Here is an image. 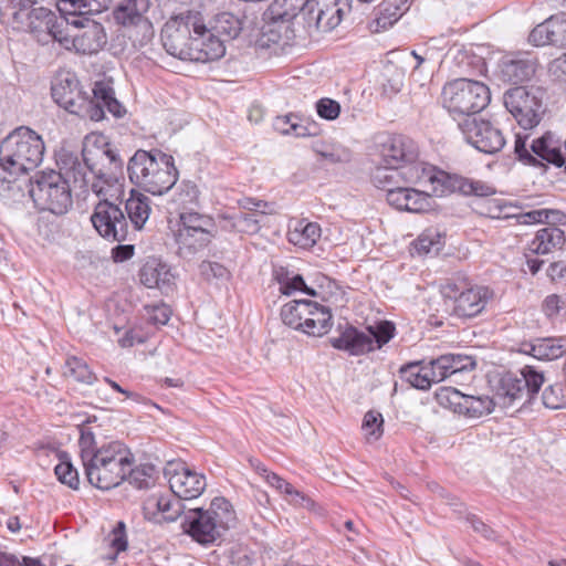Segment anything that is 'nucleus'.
Returning <instances> with one entry per match:
<instances>
[{
    "mask_svg": "<svg viewBox=\"0 0 566 566\" xmlns=\"http://www.w3.org/2000/svg\"><path fill=\"white\" fill-rule=\"evenodd\" d=\"M199 196L198 186L192 181L185 180L177 187L172 202L180 211L192 210L199 206Z\"/></svg>",
    "mask_w": 566,
    "mask_h": 566,
    "instance_id": "09e8293b",
    "label": "nucleus"
},
{
    "mask_svg": "<svg viewBox=\"0 0 566 566\" xmlns=\"http://www.w3.org/2000/svg\"><path fill=\"white\" fill-rule=\"evenodd\" d=\"M44 155L39 134L20 126L0 143V195L13 190L18 177L36 168Z\"/></svg>",
    "mask_w": 566,
    "mask_h": 566,
    "instance_id": "7ed1b4c3",
    "label": "nucleus"
},
{
    "mask_svg": "<svg viewBox=\"0 0 566 566\" xmlns=\"http://www.w3.org/2000/svg\"><path fill=\"white\" fill-rule=\"evenodd\" d=\"M444 245V234L434 227L424 229L412 242L413 250L419 255L438 254Z\"/></svg>",
    "mask_w": 566,
    "mask_h": 566,
    "instance_id": "c03bdc74",
    "label": "nucleus"
},
{
    "mask_svg": "<svg viewBox=\"0 0 566 566\" xmlns=\"http://www.w3.org/2000/svg\"><path fill=\"white\" fill-rule=\"evenodd\" d=\"M530 44L536 48L553 45L566 46V18L554 14L535 25L527 38Z\"/></svg>",
    "mask_w": 566,
    "mask_h": 566,
    "instance_id": "5701e85b",
    "label": "nucleus"
},
{
    "mask_svg": "<svg viewBox=\"0 0 566 566\" xmlns=\"http://www.w3.org/2000/svg\"><path fill=\"white\" fill-rule=\"evenodd\" d=\"M87 96L76 76L71 73L60 75L52 85L53 99L71 114L81 112Z\"/></svg>",
    "mask_w": 566,
    "mask_h": 566,
    "instance_id": "4be33fe9",
    "label": "nucleus"
},
{
    "mask_svg": "<svg viewBox=\"0 0 566 566\" xmlns=\"http://www.w3.org/2000/svg\"><path fill=\"white\" fill-rule=\"evenodd\" d=\"M171 492L180 500L197 499L207 486L206 476L185 463H170L165 469Z\"/></svg>",
    "mask_w": 566,
    "mask_h": 566,
    "instance_id": "6ab92c4d",
    "label": "nucleus"
},
{
    "mask_svg": "<svg viewBox=\"0 0 566 566\" xmlns=\"http://www.w3.org/2000/svg\"><path fill=\"white\" fill-rule=\"evenodd\" d=\"M71 7L80 14H97L107 10L112 0H70Z\"/></svg>",
    "mask_w": 566,
    "mask_h": 566,
    "instance_id": "bf43d9fd",
    "label": "nucleus"
},
{
    "mask_svg": "<svg viewBox=\"0 0 566 566\" xmlns=\"http://www.w3.org/2000/svg\"><path fill=\"white\" fill-rule=\"evenodd\" d=\"M69 29L67 21L55 14L54 21H51L48 30V43L59 42L65 49L74 46V34H70Z\"/></svg>",
    "mask_w": 566,
    "mask_h": 566,
    "instance_id": "603ef678",
    "label": "nucleus"
},
{
    "mask_svg": "<svg viewBox=\"0 0 566 566\" xmlns=\"http://www.w3.org/2000/svg\"><path fill=\"white\" fill-rule=\"evenodd\" d=\"M386 198L388 203L398 210L420 213L431 209L430 195L427 191H420L407 185H401L397 189H390Z\"/></svg>",
    "mask_w": 566,
    "mask_h": 566,
    "instance_id": "bb28decb",
    "label": "nucleus"
},
{
    "mask_svg": "<svg viewBox=\"0 0 566 566\" xmlns=\"http://www.w3.org/2000/svg\"><path fill=\"white\" fill-rule=\"evenodd\" d=\"M144 513L147 517L154 518L158 513L165 520L175 521L181 513L179 501L172 502L167 495L151 494L144 502Z\"/></svg>",
    "mask_w": 566,
    "mask_h": 566,
    "instance_id": "e433bc0d",
    "label": "nucleus"
},
{
    "mask_svg": "<svg viewBox=\"0 0 566 566\" xmlns=\"http://www.w3.org/2000/svg\"><path fill=\"white\" fill-rule=\"evenodd\" d=\"M490 99V90L485 84L467 78L447 83L441 92L443 107L465 117H474L488 106Z\"/></svg>",
    "mask_w": 566,
    "mask_h": 566,
    "instance_id": "6e6552de",
    "label": "nucleus"
},
{
    "mask_svg": "<svg viewBox=\"0 0 566 566\" xmlns=\"http://www.w3.org/2000/svg\"><path fill=\"white\" fill-rule=\"evenodd\" d=\"M544 94L537 86H516L505 92L504 105L521 127L530 129L541 122Z\"/></svg>",
    "mask_w": 566,
    "mask_h": 566,
    "instance_id": "f8f14e48",
    "label": "nucleus"
},
{
    "mask_svg": "<svg viewBox=\"0 0 566 566\" xmlns=\"http://www.w3.org/2000/svg\"><path fill=\"white\" fill-rule=\"evenodd\" d=\"M94 165V171L91 168H86V176L88 179V189H91L99 200L115 201L119 203L124 196V186L119 181L118 176L106 174L102 169L97 168L96 164L91 160Z\"/></svg>",
    "mask_w": 566,
    "mask_h": 566,
    "instance_id": "a878e982",
    "label": "nucleus"
},
{
    "mask_svg": "<svg viewBox=\"0 0 566 566\" xmlns=\"http://www.w3.org/2000/svg\"><path fill=\"white\" fill-rule=\"evenodd\" d=\"M321 237V227L316 222L297 221L287 232L289 241L302 249L312 248Z\"/></svg>",
    "mask_w": 566,
    "mask_h": 566,
    "instance_id": "a19ab883",
    "label": "nucleus"
},
{
    "mask_svg": "<svg viewBox=\"0 0 566 566\" xmlns=\"http://www.w3.org/2000/svg\"><path fill=\"white\" fill-rule=\"evenodd\" d=\"M530 135H515L514 153L520 161L528 166H543V161L562 167L566 164V157L560 150V140L551 132L541 137L533 138Z\"/></svg>",
    "mask_w": 566,
    "mask_h": 566,
    "instance_id": "9d476101",
    "label": "nucleus"
},
{
    "mask_svg": "<svg viewBox=\"0 0 566 566\" xmlns=\"http://www.w3.org/2000/svg\"><path fill=\"white\" fill-rule=\"evenodd\" d=\"M273 126L282 135H293L295 137L311 136L316 133L315 124H305L303 118L293 113L277 116L274 119Z\"/></svg>",
    "mask_w": 566,
    "mask_h": 566,
    "instance_id": "ea45409f",
    "label": "nucleus"
},
{
    "mask_svg": "<svg viewBox=\"0 0 566 566\" xmlns=\"http://www.w3.org/2000/svg\"><path fill=\"white\" fill-rule=\"evenodd\" d=\"M537 67V61L528 53H510L499 61L496 74L497 76L507 83H522L530 81Z\"/></svg>",
    "mask_w": 566,
    "mask_h": 566,
    "instance_id": "412c9836",
    "label": "nucleus"
},
{
    "mask_svg": "<svg viewBox=\"0 0 566 566\" xmlns=\"http://www.w3.org/2000/svg\"><path fill=\"white\" fill-rule=\"evenodd\" d=\"M263 24L256 39L258 46L270 49L273 45L282 48L289 45L295 38V31L292 24L281 19H269L263 14Z\"/></svg>",
    "mask_w": 566,
    "mask_h": 566,
    "instance_id": "c85d7f7f",
    "label": "nucleus"
},
{
    "mask_svg": "<svg viewBox=\"0 0 566 566\" xmlns=\"http://www.w3.org/2000/svg\"><path fill=\"white\" fill-rule=\"evenodd\" d=\"M544 382L542 373L531 366L523 367L518 374L506 373L502 376L496 389V397L503 399V405H511L515 399L530 400L537 394Z\"/></svg>",
    "mask_w": 566,
    "mask_h": 566,
    "instance_id": "2eb2a0df",
    "label": "nucleus"
},
{
    "mask_svg": "<svg viewBox=\"0 0 566 566\" xmlns=\"http://www.w3.org/2000/svg\"><path fill=\"white\" fill-rule=\"evenodd\" d=\"M521 352L530 354L539 360L557 359L566 353V338H537L532 343L522 344Z\"/></svg>",
    "mask_w": 566,
    "mask_h": 566,
    "instance_id": "72a5a7b5",
    "label": "nucleus"
},
{
    "mask_svg": "<svg viewBox=\"0 0 566 566\" xmlns=\"http://www.w3.org/2000/svg\"><path fill=\"white\" fill-rule=\"evenodd\" d=\"M197 34L193 35L192 61L207 63L217 61L226 54V42L216 32H212L200 18L197 27Z\"/></svg>",
    "mask_w": 566,
    "mask_h": 566,
    "instance_id": "393cba45",
    "label": "nucleus"
},
{
    "mask_svg": "<svg viewBox=\"0 0 566 566\" xmlns=\"http://www.w3.org/2000/svg\"><path fill=\"white\" fill-rule=\"evenodd\" d=\"M150 203L147 196L134 189L130 190V196L125 202L130 234L144 228L151 212Z\"/></svg>",
    "mask_w": 566,
    "mask_h": 566,
    "instance_id": "2f4dec72",
    "label": "nucleus"
},
{
    "mask_svg": "<svg viewBox=\"0 0 566 566\" xmlns=\"http://www.w3.org/2000/svg\"><path fill=\"white\" fill-rule=\"evenodd\" d=\"M542 400L548 409H566V381L548 385L543 391Z\"/></svg>",
    "mask_w": 566,
    "mask_h": 566,
    "instance_id": "864d4df0",
    "label": "nucleus"
},
{
    "mask_svg": "<svg viewBox=\"0 0 566 566\" xmlns=\"http://www.w3.org/2000/svg\"><path fill=\"white\" fill-rule=\"evenodd\" d=\"M366 329L367 333L348 326L338 337L331 338V344L336 349L359 356L375 348H381L395 336L396 332L394 323L389 321L379 322L374 326L370 325Z\"/></svg>",
    "mask_w": 566,
    "mask_h": 566,
    "instance_id": "1a4fd4ad",
    "label": "nucleus"
},
{
    "mask_svg": "<svg viewBox=\"0 0 566 566\" xmlns=\"http://www.w3.org/2000/svg\"><path fill=\"white\" fill-rule=\"evenodd\" d=\"M458 127L464 139L484 154H496L506 143L502 130L483 118L464 117L459 122Z\"/></svg>",
    "mask_w": 566,
    "mask_h": 566,
    "instance_id": "dca6fc26",
    "label": "nucleus"
},
{
    "mask_svg": "<svg viewBox=\"0 0 566 566\" xmlns=\"http://www.w3.org/2000/svg\"><path fill=\"white\" fill-rule=\"evenodd\" d=\"M382 416L379 412L368 411L363 421V430L366 434L374 440H377L382 434Z\"/></svg>",
    "mask_w": 566,
    "mask_h": 566,
    "instance_id": "e2e57ef3",
    "label": "nucleus"
},
{
    "mask_svg": "<svg viewBox=\"0 0 566 566\" xmlns=\"http://www.w3.org/2000/svg\"><path fill=\"white\" fill-rule=\"evenodd\" d=\"M443 295L453 302L452 312L455 316L471 318L479 315L485 307L489 290L472 285L467 281H450L443 286Z\"/></svg>",
    "mask_w": 566,
    "mask_h": 566,
    "instance_id": "4468645a",
    "label": "nucleus"
},
{
    "mask_svg": "<svg viewBox=\"0 0 566 566\" xmlns=\"http://www.w3.org/2000/svg\"><path fill=\"white\" fill-rule=\"evenodd\" d=\"M82 156L83 160L77 154L62 149L56 158L59 171H41L30 179L29 193L40 210L63 214L72 207L71 185L82 192L88 190L86 168L94 171V165L91 164V151L85 147Z\"/></svg>",
    "mask_w": 566,
    "mask_h": 566,
    "instance_id": "f257e3e1",
    "label": "nucleus"
},
{
    "mask_svg": "<svg viewBox=\"0 0 566 566\" xmlns=\"http://www.w3.org/2000/svg\"><path fill=\"white\" fill-rule=\"evenodd\" d=\"M399 375L403 381L410 384L413 388L428 390L432 386L424 361H411L402 365Z\"/></svg>",
    "mask_w": 566,
    "mask_h": 566,
    "instance_id": "37998d69",
    "label": "nucleus"
},
{
    "mask_svg": "<svg viewBox=\"0 0 566 566\" xmlns=\"http://www.w3.org/2000/svg\"><path fill=\"white\" fill-rule=\"evenodd\" d=\"M450 359L451 358H448L447 355H441L427 363V368L432 384L440 382L453 375L450 367L451 365L449 364Z\"/></svg>",
    "mask_w": 566,
    "mask_h": 566,
    "instance_id": "13d9d810",
    "label": "nucleus"
},
{
    "mask_svg": "<svg viewBox=\"0 0 566 566\" xmlns=\"http://www.w3.org/2000/svg\"><path fill=\"white\" fill-rule=\"evenodd\" d=\"M106 44V33L98 22H86L85 29L74 34V49L83 54L97 53Z\"/></svg>",
    "mask_w": 566,
    "mask_h": 566,
    "instance_id": "f704fd0d",
    "label": "nucleus"
},
{
    "mask_svg": "<svg viewBox=\"0 0 566 566\" xmlns=\"http://www.w3.org/2000/svg\"><path fill=\"white\" fill-rule=\"evenodd\" d=\"M201 275L209 282L214 281L217 284L227 283L230 277V271L218 262L203 261L200 264Z\"/></svg>",
    "mask_w": 566,
    "mask_h": 566,
    "instance_id": "4d7b16f0",
    "label": "nucleus"
},
{
    "mask_svg": "<svg viewBox=\"0 0 566 566\" xmlns=\"http://www.w3.org/2000/svg\"><path fill=\"white\" fill-rule=\"evenodd\" d=\"M235 512L224 497H214L209 509H192L185 514L184 531L196 542L208 545L218 541L235 523Z\"/></svg>",
    "mask_w": 566,
    "mask_h": 566,
    "instance_id": "39448f33",
    "label": "nucleus"
},
{
    "mask_svg": "<svg viewBox=\"0 0 566 566\" xmlns=\"http://www.w3.org/2000/svg\"><path fill=\"white\" fill-rule=\"evenodd\" d=\"M57 480L73 490H77L80 485L78 472L73 467L67 453L60 455V463L54 469Z\"/></svg>",
    "mask_w": 566,
    "mask_h": 566,
    "instance_id": "5fc2aeb1",
    "label": "nucleus"
},
{
    "mask_svg": "<svg viewBox=\"0 0 566 566\" xmlns=\"http://www.w3.org/2000/svg\"><path fill=\"white\" fill-rule=\"evenodd\" d=\"M371 180L377 188L386 190L387 193L390 189L409 184L430 186L432 195L437 197L454 192L478 197H489L495 193L494 188L483 181L451 175L424 165H405L399 168L382 163L375 168Z\"/></svg>",
    "mask_w": 566,
    "mask_h": 566,
    "instance_id": "f03ea898",
    "label": "nucleus"
},
{
    "mask_svg": "<svg viewBox=\"0 0 566 566\" xmlns=\"http://www.w3.org/2000/svg\"><path fill=\"white\" fill-rule=\"evenodd\" d=\"M81 434L78 439L80 455L83 467H86L99 452V448H96V441L94 433L88 428H81Z\"/></svg>",
    "mask_w": 566,
    "mask_h": 566,
    "instance_id": "6e6d98bb",
    "label": "nucleus"
},
{
    "mask_svg": "<svg viewBox=\"0 0 566 566\" xmlns=\"http://www.w3.org/2000/svg\"><path fill=\"white\" fill-rule=\"evenodd\" d=\"M210 231L174 230L177 254L186 260L192 259L211 242Z\"/></svg>",
    "mask_w": 566,
    "mask_h": 566,
    "instance_id": "7c9ffc66",
    "label": "nucleus"
},
{
    "mask_svg": "<svg viewBox=\"0 0 566 566\" xmlns=\"http://www.w3.org/2000/svg\"><path fill=\"white\" fill-rule=\"evenodd\" d=\"M126 479L137 489H149L159 479V470L151 463H144L136 468L130 467Z\"/></svg>",
    "mask_w": 566,
    "mask_h": 566,
    "instance_id": "49530a36",
    "label": "nucleus"
},
{
    "mask_svg": "<svg viewBox=\"0 0 566 566\" xmlns=\"http://www.w3.org/2000/svg\"><path fill=\"white\" fill-rule=\"evenodd\" d=\"M565 233L562 229L549 224L539 229L530 242L527 250L531 254L544 255L560 250L565 244Z\"/></svg>",
    "mask_w": 566,
    "mask_h": 566,
    "instance_id": "473e14b6",
    "label": "nucleus"
},
{
    "mask_svg": "<svg viewBox=\"0 0 566 566\" xmlns=\"http://www.w3.org/2000/svg\"><path fill=\"white\" fill-rule=\"evenodd\" d=\"M92 224L103 238L111 241H126L130 235L129 223L124 211L115 201L99 200L91 216Z\"/></svg>",
    "mask_w": 566,
    "mask_h": 566,
    "instance_id": "f3484780",
    "label": "nucleus"
},
{
    "mask_svg": "<svg viewBox=\"0 0 566 566\" xmlns=\"http://www.w3.org/2000/svg\"><path fill=\"white\" fill-rule=\"evenodd\" d=\"M208 28H210L212 32H216V34L227 43L234 40L240 34L242 31V21L233 13L222 12L217 14L210 21V25Z\"/></svg>",
    "mask_w": 566,
    "mask_h": 566,
    "instance_id": "79ce46f5",
    "label": "nucleus"
},
{
    "mask_svg": "<svg viewBox=\"0 0 566 566\" xmlns=\"http://www.w3.org/2000/svg\"><path fill=\"white\" fill-rule=\"evenodd\" d=\"M315 107L318 116L326 120H334L340 114V104L328 97L318 99Z\"/></svg>",
    "mask_w": 566,
    "mask_h": 566,
    "instance_id": "0e129e2a",
    "label": "nucleus"
},
{
    "mask_svg": "<svg viewBox=\"0 0 566 566\" xmlns=\"http://www.w3.org/2000/svg\"><path fill=\"white\" fill-rule=\"evenodd\" d=\"M418 146L405 135L389 137L381 147V159L384 164L401 168L405 165H423L417 161Z\"/></svg>",
    "mask_w": 566,
    "mask_h": 566,
    "instance_id": "b1692460",
    "label": "nucleus"
},
{
    "mask_svg": "<svg viewBox=\"0 0 566 566\" xmlns=\"http://www.w3.org/2000/svg\"><path fill=\"white\" fill-rule=\"evenodd\" d=\"M64 375L86 385H92L97 379L87 363L76 356H70L65 360Z\"/></svg>",
    "mask_w": 566,
    "mask_h": 566,
    "instance_id": "8fccbe9b",
    "label": "nucleus"
},
{
    "mask_svg": "<svg viewBox=\"0 0 566 566\" xmlns=\"http://www.w3.org/2000/svg\"><path fill=\"white\" fill-rule=\"evenodd\" d=\"M92 92L95 99L98 101V103H103L105 109L114 117L120 118L125 115L126 109L115 97L114 90L109 83L98 81L94 84Z\"/></svg>",
    "mask_w": 566,
    "mask_h": 566,
    "instance_id": "a18cd8bd",
    "label": "nucleus"
},
{
    "mask_svg": "<svg viewBox=\"0 0 566 566\" xmlns=\"http://www.w3.org/2000/svg\"><path fill=\"white\" fill-rule=\"evenodd\" d=\"M39 2L23 3L13 8V28L31 33L39 43L48 44V30L55 13L45 7H35Z\"/></svg>",
    "mask_w": 566,
    "mask_h": 566,
    "instance_id": "a211bd4d",
    "label": "nucleus"
},
{
    "mask_svg": "<svg viewBox=\"0 0 566 566\" xmlns=\"http://www.w3.org/2000/svg\"><path fill=\"white\" fill-rule=\"evenodd\" d=\"M238 205L243 212H255L261 217H265L266 214L272 213V205L263 200L245 197L238 200Z\"/></svg>",
    "mask_w": 566,
    "mask_h": 566,
    "instance_id": "69168bd1",
    "label": "nucleus"
},
{
    "mask_svg": "<svg viewBox=\"0 0 566 566\" xmlns=\"http://www.w3.org/2000/svg\"><path fill=\"white\" fill-rule=\"evenodd\" d=\"M139 280L146 287L169 291L175 276L168 264L157 258H149L139 270Z\"/></svg>",
    "mask_w": 566,
    "mask_h": 566,
    "instance_id": "c756f323",
    "label": "nucleus"
},
{
    "mask_svg": "<svg viewBox=\"0 0 566 566\" xmlns=\"http://www.w3.org/2000/svg\"><path fill=\"white\" fill-rule=\"evenodd\" d=\"M109 541L111 547L116 553L125 552L127 549L128 541L126 535V525L123 521L117 522L109 535Z\"/></svg>",
    "mask_w": 566,
    "mask_h": 566,
    "instance_id": "774afa93",
    "label": "nucleus"
},
{
    "mask_svg": "<svg viewBox=\"0 0 566 566\" xmlns=\"http://www.w3.org/2000/svg\"><path fill=\"white\" fill-rule=\"evenodd\" d=\"M130 181L154 196H161L178 180L174 157L154 149L137 150L127 164Z\"/></svg>",
    "mask_w": 566,
    "mask_h": 566,
    "instance_id": "20e7f679",
    "label": "nucleus"
},
{
    "mask_svg": "<svg viewBox=\"0 0 566 566\" xmlns=\"http://www.w3.org/2000/svg\"><path fill=\"white\" fill-rule=\"evenodd\" d=\"M353 0H307L305 29L314 32H331L337 28L352 10Z\"/></svg>",
    "mask_w": 566,
    "mask_h": 566,
    "instance_id": "ddd939ff",
    "label": "nucleus"
},
{
    "mask_svg": "<svg viewBox=\"0 0 566 566\" xmlns=\"http://www.w3.org/2000/svg\"><path fill=\"white\" fill-rule=\"evenodd\" d=\"M266 482L277 490L281 494H284L290 504L301 506L305 509H313L314 502L301 491L296 490L291 483L279 476L273 472H269L263 469Z\"/></svg>",
    "mask_w": 566,
    "mask_h": 566,
    "instance_id": "4c0bfd02",
    "label": "nucleus"
},
{
    "mask_svg": "<svg viewBox=\"0 0 566 566\" xmlns=\"http://www.w3.org/2000/svg\"><path fill=\"white\" fill-rule=\"evenodd\" d=\"M264 217L258 213H250L240 211L233 214H222L221 219L224 221L222 226L227 230H233L241 233L254 234L261 229V223Z\"/></svg>",
    "mask_w": 566,
    "mask_h": 566,
    "instance_id": "58836bf2",
    "label": "nucleus"
},
{
    "mask_svg": "<svg viewBox=\"0 0 566 566\" xmlns=\"http://www.w3.org/2000/svg\"><path fill=\"white\" fill-rule=\"evenodd\" d=\"M307 0H274L264 11L269 19H281L292 24L294 19H302L305 24Z\"/></svg>",
    "mask_w": 566,
    "mask_h": 566,
    "instance_id": "c9c22d12",
    "label": "nucleus"
},
{
    "mask_svg": "<svg viewBox=\"0 0 566 566\" xmlns=\"http://www.w3.org/2000/svg\"><path fill=\"white\" fill-rule=\"evenodd\" d=\"M129 451L118 441H113L99 448V452L84 467L87 481L101 490H111L119 485L130 470Z\"/></svg>",
    "mask_w": 566,
    "mask_h": 566,
    "instance_id": "423d86ee",
    "label": "nucleus"
},
{
    "mask_svg": "<svg viewBox=\"0 0 566 566\" xmlns=\"http://www.w3.org/2000/svg\"><path fill=\"white\" fill-rule=\"evenodd\" d=\"M212 220L202 213L192 210L179 212V220L176 230L210 231Z\"/></svg>",
    "mask_w": 566,
    "mask_h": 566,
    "instance_id": "3c124183",
    "label": "nucleus"
},
{
    "mask_svg": "<svg viewBox=\"0 0 566 566\" xmlns=\"http://www.w3.org/2000/svg\"><path fill=\"white\" fill-rule=\"evenodd\" d=\"M551 217H554V221H560L565 216L558 210L536 209L521 214L520 220L523 224H534L547 221Z\"/></svg>",
    "mask_w": 566,
    "mask_h": 566,
    "instance_id": "052dcab7",
    "label": "nucleus"
},
{
    "mask_svg": "<svg viewBox=\"0 0 566 566\" xmlns=\"http://www.w3.org/2000/svg\"><path fill=\"white\" fill-rule=\"evenodd\" d=\"M441 405L449 406L455 412L479 418L492 412L494 401L489 396L464 395L455 388H444L438 395Z\"/></svg>",
    "mask_w": 566,
    "mask_h": 566,
    "instance_id": "aec40b11",
    "label": "nucleus"
},
{
    "mask_svg": "<svg viewBox=\"0 0 566 566\" xmlns=\"http://www.w3.org/2000/svg\"><path fill=\"white\" fill-rule=\"evenodd\" d=\"M149 7V0H124L115 7L113 17L116 23L124 28L139 27L148 30L151 28L146 17Z\"/></svg>",
    "mask_w": 566,
    "mask_h": 566,
    "instance_id": "cd10ccee",
    "label": "nucleus"
},
{
    "mask_svg": "<svg viewBox=\"0 0 566 566\" xmlns=\"http://www.w3.org/2000/svg\"><path fill=\"white\" fill-rule=\"evenodd\" d=\"M81 108V112L75 113V115H78L81 117H88L94 122H99L105 116V107L103 103H98V101L95 99L94 95L93 97L87 96L85 98V103L82 104Z\"/></svg>",
    "mask_w": 566,
    "mask_h": 566,
    "instance_id": "680f3d73",
    "label": "nucleus"
},
{
    "mask_svg": "<svg viewBox=\"0 0 566 566\" xmlns=\"http://www.w3.org/2000/svg\"><path fill=\"white\" fill-rule=\"evenodd\" d=\"M314 150L329 164H345L352 159L350 149L338 143L318 142L315 144Z\"/></svg>",
    "mask_w": 566,
    "mask_h": 566,
    "instance_id": "de8ad7c7",
    "label": "nucleus"
},
{
    "mask_svg": "<svg viewBox=\"0 0 566 566\" xmlns=\"http://www.w3.org/2000/svg\"><path fill=\"white\" fill-rule=\"evenodd\" d=\"M200 15L188 12L170 18L161 29V42L168 54L192 61L193 35L197 34Z\"/></svg>",
    "mask_w": 566,
    "mask_h": 566,
    "instance_id": "9b49d317",
    "label": "nucleus"
},
{
    "mask_svg": "<svg viewBox=\"0 0 566 566\" xmlns=\"http://www.w3.org/2000/svg\"><path fill=\"white\" fill-rule=\"evenodd\" d=\"M280 315L284 325L308 336H323L333 324L331 310L310 300H294L284 304Z\"/></svg>",
    "mask_w": 566,
    "mask_h": 566,
    "instance_id": "0eeeda50",
    "label": "nucleus"
},
{
    "mask_svg": "<svg viewBox=\"0 0 566 566\" xmlns=\"http://www.w3.org/2000/svg\"><path fill=\"white\" fill-rule=\"evenodd\" d=\"M406 11L399 9V8H392L390 11L384 10V2H381L378 15L375 20L377 28L379 29H387L391 27L394 23H396Z\"/></svg>",
    "mask_w": 566,
    "mask_h": 566,
    "instance_id": "338daca9",
    "label": "nucleus"
}]
</instances>
